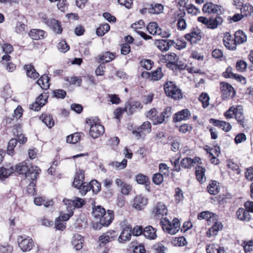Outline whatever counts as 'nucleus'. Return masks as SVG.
Wrapping results in <instances>:
<instances>
[{"mask_svg": "<svg viewBox=\"0 0 253 253\" xmlns=\"http://www.w3.org/2000/svg\"><path fill=\"white\" fill-rule=\"evenodd\" d=\"M199 100L202 103L204 108L209 105L210 97L207 93H202L199 97Z\"/></svg>", "mask_w": 253, "mask_h": 253, "instance_id": "52", "label": "nucleus"}, {"mask_svg": "<svg viewBox=\"0 0 253 253\" xmlns=\"http://www.w3.org/2000/svg\"><path fill=\"white\" fill-rule=\"evenodd\" d=\"M115 53L106 52L100 56V60L103 63H107L115 58Z\"/></svg>", "mask_w": 253, "mask_h": 253, "instance_id": "42", "label": "nucleus"}, {"mask_svg": "<svg viewBox=\"0 0 253 253\" xmlns=\"http://www.w3.org/2000/svg\"><path fill=\"white\" fill-rule=\"evenodd\" d=\"M160 224L164 231L171 235L176 234L180 228L179 220L176 218H174L172 222L167 218H163Z\"/></svg>", "mask_w": 253, "mask_h": 253, "instance_id": "3", "label": "nucleus"}, {"mask_svg": "<svg viewBox=\"0 0 253 253\" xmlns=\"http://www.w3.org/2000/svg\"><path fill=\"white\" fill-rule=\"evenodd\" d=\"M176 19L177 20V27L178 30H184L186 28L187 23L185 19L184 18L186 15L184 10L183 11L180 9L175 12L174 14Z\"/></svg>", "mask_w": 253, "mask_h": 253, "instance_id": "12", "label": "nucleus"}, {"mask_svg": "<svg viewBox=\"0 0 253 253\" xmlns=\"http://www.w3.org/2000/svg\"><path fill=\"white\" fill-rule=\"evenodd\" d=\"M217 215L213 212L209 211H205L200 212L198 215V219H205L209 222H214L217 220Z\"/></svg>", "mask_w": 253, "mask_h": 253, "instance_id": "25", "label": "nucleus"}, {"mask_svg": "<svg viewBox=\"0 0 253 253\" xmlns=\"http://www.w3.org/2000/svg\"><path fill=\"white\" fill-rule=\"evenodd\" d=\"M105 211V209L100 206H94L92 209V214L96 219L99 220Z\"/></svg>", "mask_w": 253, "mask_h": 253, "instance_id": "38", "label": "nucleus"}, {"mask_svg": "<svg viewBox=\"0 0 253 253\" xmlns=\"http://www.w3.org/2000/svg\"><path fill=\"white\" fill-rule=\"evenodd\" d=\"M185 38L191 44L196 43L202 38V33L198 29H193L191 31L185 35Z\"/></svg>", "mask_w": 253, "mask_h": 253, "instance_id": "11", "label": "nucleus"}, {"mask_svg": "<svg viewBox=\"0 0 253 253\" xmlns=\"http://www.w3.org/2000/svg\"><path fill=\"white\" fill-rule=\"evenodd\" d=\"M17 241L19 247L24 252L31 251L34 246V243L32 239L25 235L18 236Z\"/></svg>", "mask_w": 253, "mask_h": 253, "instance_id": "5", "label": "nucleus"}, {"mask_svg": "<svg viewBox=\"0 0 253 253\" xmlns=\"http://www.w3.org/2000/svg\"><path fill=\"white\" fill-rule=\"evenodd\" d=\"M44 31L38 29H32L29 33V36L34 40L42 39L44 36Z\"/></svg>", "mask_w": 253, "mask_h": 253, "instance_id": "34", "label": "nucleus"}, {"mask_svg": "<svg viewBox=\"0 0 253 253\" xmlns=\"http://www.w3.org/2000/svg\"><path fill=\"white\" fill-rule=\"evenodd\" d=\"M208 189L209 192L211 195H216L219 192V188L217 185V182L216 181H212L211 183L209 184L208 186Z\"/></svg>", "mask_w": 253, "mask_h": 253, "instance_id": "49", "label": "nucleus"}, {"mask_svg": "<svg viewBox=\"0 0 253 253\" xmlns=\"http://www.w3.org/2000/svg\"><path fill=\"white\" fill-rule=\"evenodd\" d=\"M71 243L76 250H80L83 247L84 243V238L79 234H75L72 237Z\"/></svg>", "mask_w": 253, "mask_h": 253, "instance_id": "21", "label": "nucleus"}, {"mask_svg": "<svg viewBox=\"0 0 253 253\" xmlns=\"http://www.w3.org/2000/svg\"><path fill=\"white\" fill-rule=\"evenodd\" d=\"M141 66L146 70H150L153 64V62L149 59H144L140 61Z\"/></svg>", "mask_w": 253, "mask_h": 253, "instance_id": "63", "label": "nucleus"}, {"mask_svg": "<svg viewBox=\"0 0 253 253\" xmlns=\"http://www.w3.org/2000/svg\"><path fill=\"white\" fill-rule=\"evenodd\" d=\"M17 143L16 139L12 138L8 143L7 153L9 155H12L14 154V149Z\"/></svg>", "mask_w": 253, "mask_h": 253, "instance_id": "47", "label": "nucleus"}, {"mask_svg": "<svg viewBox=\"0 0 253 253\" xmlns=\"http://www.w3.org/2000/svg\"><path fill=\"white\" fill-rule=\"evenodd\" d=\"M235 41L237 44H241L247 41V36L241 30H238L235 33Z\"/></svg>", "mask_w": 253, "mask_h": 253, "instance_id": "41", "label": "nucleus"}, {"mask_svg": "<svg viewBox=\"0 0 253 253\" xmlns=\"http://www.w3.org/2000/svg\"><path fill=\"white\" fill-rule=\"evenodd\" d=\"M190 113L188 109H183L174 115L173 120L175 122L186 120L189 118Z\"/></svg>", "mask_w": 253, "mask_h": 253, "instance_id": "28", "label": "nucleus"}, {"mask_svg": "<svg viewBox=\"0 0 253 253\" xmlns=\"http://www.w3.org/2000/svg\"><path fill=\"white\" fill-rule=\"evenodd\" d=\"M40 119L48 128H51L54 125L52 116L50 114H43Z\"/></svg>", "mask_w": 253, "mask_h": 253, "instance_id": "33", "label": "nucleus"}, {"mask_svg": "<svg viewBox=\"0 0 253 253\" xmlns=\"http://www.w3.org/2000/svg\"><path fill=\"white\" fill-rule=\"evenodd\" d=\"M181 165L184 168H190L193 167V160L191 158H185L181 160Z\"/></svg>", "mask_w": 253, "mask_h": 253, "instance_id": "59", "label": "nucleus"}, {"mask_svg": "<svg viewBox=\"0 0 253 253\" xmlns=\"http://www.w3.org/2000/svg\"><path fill=\"white\" fill-rule=\"evenodd\" d=\"M253 12V7L249 3L243 4L241 8V12L244 16L251 15Z\"/></svg>", "mask_w": 253, "mask_h": 253, "instance_id": "43", "label": "nucleus"}, {"mask_svg": "<svg viewBox=\"0 0 253 253\" xmlns=\"http://www.w3.org/2000/svg\"><path fill=\"white\" fill-rule=\"evenodd\" d=\"M205 168L201 166L196 167L195 174L196 178L199 182H203L205 180L206 177L205 176Z\"/></svg>", "mask_w": 253, "mask_h": 253, "instance_id": "39", "label": "nucleus"}, {"mask_svg": "<svg viewBox=\"0 0 253 253\" xmlns=\"http://www.w3.org/2000/svg\"><path fill=\"white\" fill-rule=\"evenodd\" d=\"M66 206V209L68 212L73 211V210L75 209L74 205V202L73 200L64 199L63 201Z\"/></svg>", "mask_w": 253, "mask_h": 253, "instance_id": "61", "label": "nucleus"}, {"mask_svg": "<svg viewBox=\"0 0 253 253\" xmlns=\"http://www.w3.org/2000/svg\"><path fill=\"white\" fill-rule=\"evenodd\" d=\"M210 122L212 123L215 126L219 127L225 132L230 131L232 128V126L229 123L225 121L211 119L210 120Z\"/></svg>", "mask_w": 253, "mask_h": 253, "instance_id": "26", "label": "nucleus"}, {"mask_svg": "<svg viewBox=\"0 0 253 253\" xmlns=\"http://www.w3.org/2000/svg\"><path fill=\"white\" fill-rule=\"evenodd\" d=\"M164 90L167 96L177 100L182 98L180 89L172 82H167L164 84Z\"/></svg>", "mask_w": 253, "mask_h": 253, "instance_id": "4", "label": "nucleus"}, {"mask_svg": "<svg viewBox=\"0 0 253 253\" xmlns=\"http://www.w3.org/2000/svg\"><path fill=\"white\" fill-rule=\"evenodd\" d=\"M203 11L204 13H216L217 14H220L222 13L221 7L220 6L211 2L204 5Z\"/></svg>", "mask_w": 253, "mask_h": 253, "instance_id": "19", "label": "nucleus"}, {"mask_svg": "<svg viewBox=\"0 0 253 253\" xmlns=\"http://www.w3.org/2000/svg\"><path fill=\"white\" fill-rule=\"evenodd\" d=\"M148 203L147 199L142 195L136 196L133 200V207L140 211L144 209Z\"/></svg>", "mask_w": 253, "mask_h": 253, "instance_id": "17", "label": "nucleus"}, {"mask_svg": "<svg viewBox=\"0 0 253 253\" xmlns=\"http://www.w3.org/2000/svg\"><path fill=\"white\" fill-rule=\"evenodd\" d=\"M26 71L27 76L31 79H36L39 77V74L36 72L34 67L32 65H26L24 67Z\"/></svg>", "mask_w": 253, "mask_h": 253, "instance_id": "32", "label": "nucleus"}, {"mask_svg": "<svg viewBox=\"0 0 253 253\" xmlns=\"http://www.w3.org/2000/svg\"><path fill=\"white\" fill-rule=\"evenodd\" d=\"M58 50L61 52L65 53L69 50L70 47L69 45L66 43L65 41H61L57 45Z\"/></svg>", "mask_w": 253, "mask_h": 253, "instance_id": "55", "label": "nucleus"}, {"mask_svg": "<svg viewBox=\"0 0 253 253\" xmlns=\"http://www.w3.org/2000/svg\"><path fill=\"white\" fill-rule=\"evenodd\" d=\"M223 42L226 47L230 50L236 49L237 43L229 33H226L223 38Z\"/></svg>", "mask_w": 253, "mask_h": 253, "instance_id": "22", "label": "nucleus"}, {"mask_svg": "<svg viewBox=\"0 0 253 253\" xmlns=\"http://www.w3.org/2000/svg\"><path fill=\"white\" fill-rule=\"evenodd\" d=\"M111 165L117 169H122L126 167L127 160L124 159L121 162H114L111 164Z\"/></svg>", "mask_w": 253, "mask_h": 253, "instance_id": "53", "label": "nucleus"}, {"mask_svg": "<svg viewBox=\"0 0 253 253\" xmlns=\"http://www.w3.org/2000/svg\"><path fill=\"white\" fill-rule=\"evenodd\" d=\"M221 97L223 99H230L233 97L235 94L234 88L229 84L221 82L220 83Z\"/></svg>", "mask_w": 253, "mask_h": 253, "instance_id": "7", "label": "nucleus"}, {"mask_svg": "<svg viewBox=\"0 0 253 253\" xmlns=\"http://www.w3.org/2000/svg\"><path fill=\"white\" fill-rule=\"evenodd\" d=\"M213 222L214 224L209 229L207 232V236L209 237L216 235L218 232L222 229L223 225L220 222L215 221Z\"/></svg>", "mask_w": 253, "mask_h": 253, "instance_id": "27", "label": "nucleus"}, {"mask_svg": "<svg viewBox=\"0 0 253 253\" xmlns=\"http://www.w3.org/2000/svg\"><path fill=\"white\" fill-rule=\"evenodd\" d=\"M242 245L244 248L245 253H249L252 250L253 248V240L244 241Z\"/></svg>", "mask_w": 253, "mask_h": 253, "instance_id": "58", "label": "nucleus"}, {"mask_svg": "<svg viewBox=\"0 0 253 253\" xmlns=\"http://www.w3.org/2000/svg\"><path fill=\"white\" fill-rule=\"evenodd\" d=\"M151 131V125L146 121L136 129L132 130V133L136 139H144L145 135Z\"/></svg>", "mask_w": 253, "mask_h": 253, "instance_id": "6", "label": "nucleus"}, {"mask_svg": "<svg viewBox=\"0 0 253 253\" xmlns=\"http://www.w3.org/2000/svg\"><path fill=\"white\" fill-rule=\"evenodd\" d=\"M219 247L217 245L210 244L207 245L206 251L207 253H217L218 248Z\"/></svg>", "mask_w": 253, "mask_h": 253, "instance_id": "64", "label": "nucleus"}, {"mask_svg": "<svg viewBox=\"0 0 253 253\" xmlns=\"http://www.w3.org/2000/svg\"><path fill=\"white\" fill-rule=\"evenodd\" d=\"M223 21V19L222 16L220 14L216 16L215 17L210 18V23L209 24V28L211 29H214L218 26L222 24Z\"/></svg>", "mask_w": 253, "mask_h": 253, "instance_id": "30", "label": "nucleus"}, {"mask_svg": "<svg viewBox=\"0 0 253 253\" xmlns=\"http://www.w3.org/2000/svg\"><path fill=\"white\" fill-rule=\"evenodd\" d=\"M143 235L149 239H155L157 238L156 230L151 226H148L143 229Z\"/></svg>", "mask_w": 253, "mask_h": 253, "instance_id": "29", "label": "nucleus"}, {"mask_svg": "<svg viewBox=\"0 0 253 253\" xmlns=\"http://www.w3.org/2000/svg\"><path fill=\"white\" fill-rule=\"evenodd\" d=\"M148 32L152 35L156 36L159 29H161L156 22H150L147 26Z\"/></svg>", "mask_w": 253, "mask_h": 253, "instance_id": "45", "label": "nucleus"}, {"mask_svg": "<svg viewBox=\"0 0 253 253\" xmlns=\"http://www.w3.org/2000/svg\"><path fill=\"white\" fill-rule=\"evenodd\" d=\"M84 171L83 170H79L75 176L73 185L74 187L79 190V192L81 194V191L84 186H86V182H84Z\"/></svg>", "mask_w": 253, "mask_h": 253, "instance_id": "8", "label": "nucleus"}, {"mask_svg": "<svg viewBox=\"0 0 253 253\" xmlns=\"http://www.w3.org/2000/svg\"><path fill=\"white\" fill-rule=\"evenodd\" d=\"M114 218V211L112 210L105 211L101 218L99 219V224L102 226H107L109 225Z\"/></svg>", "mask_w": 253, "mask_h": 253, "instance_id": "15", "label": "nucleus"}, {"mask_svg": "<svg viewBox=\"0 0 253 253\" xmlns=\"http://www.w3.org/2000/svg\"><path fill=\"white\" fill-rule=\"evenodd\" d=\"M152 180L155 184L160 185L164 180L163 175L160 173L154 174Z\"/></svg>", "mask_w": 253, "mask_h": 253, "instance_id": "62", "label": "nucleus"}, {"mask_svg": "<svg viewBox=\"0 0 253 253\" xmlns=\"http://www.w3.org/2000/svg\"><path fill=\"white\" fill-rule=\"evenodd\" d=\"M161 59L164 62L169 63V65L179 66L178 57L174 53L170 52L162 55Z\"/></svg>", "mask_w": 253, "mask_h": 253, "instance_id": "18", "label": "nucleus"}, {"mask_svg": "<svg viewBox=\"0 0 253 253\" xmlns=\"http://www.w3.org/2000/svg\"><path fill=\"white\" fill-rule=\"evenodd\" d=\"M132 108L133 106L129 104L126 106V107L124 109L121 108H118L116 109L114 112L115 118L119 119L120 117L122 116V115L124 112H127L128 111H129V112H131L130 110Z\"/></svg>", "mask_w": 253, "mask_h": 253, "instance_id": "44", "label": "nucleus"}, {"mask_svg": "<svg viewBox=\"0 0 253 253\" xmlns=\"http://www.w3.org/2000/svg\"><path fill=\"white\" fill-rule=\"evenodd\" d=\"M101 189V184L96 180H92L89 183H87L86 186H84L81 191V195H85L86 193L91 189L94 193H97Z\"/></svg>", "mask_w": 253, "mask_h": 253, "instance_id": "9", "label": "nucleus"}, {"mask_svg": "<svg viewBox=\"0 0 253 253\" xmlns=\"http://www.w3.org/2000/svg\"><path fill=\"white\" fill-rule=\"evenodd\" d=\"M175 42L173 40H160L155 42V45L162 51H167L170 46L174 45Z\"/></svg>", "mask_w": 253, "mask_h": 253, "instance_id": "13", "label": "nucleus"}, {"mask_svg": "<svg viewBox=\"0 0 253 253\" xmlns=\"http://www.w3.org/2000/svg\"><path fill=\"white\" fill-rule=\"evenodd\" d=\"M117 236L116 233L114 231H107L103 233L99 238V245L103 246L106 245L107 243L113 241Z\"/></svg>", "mask_w": 253, "mask_h": 253, "instance_id": "14", "label": "nucleus"}, {"mask_svg": "<svg viewBox=\"0 0 253 253\" xmlns=\"http://www.w3.org/2000/svg\"><path fill=\"white\" fill-rule=\"evenodd\" d=\"M115 183L120 188V192L123 195H128L130 194L132 187L129 184L124 182L120 178L116 179Z\"/></svg>", "mask_w": 253, "mask_h": 253, "instance_id": "16", "label": "nucleus"}, {"mask_svg": "<svg viewBox=\"0 0 253 253\" xmlns=\"http://www.w3.org/2000/svg\"><path fill=\"white\" fill-rule=\"evenodd\" d=\"M186 10L188 14H190L192 15H196L200 12L199 8L192 4L187 5Z\"/></svg>", "mask_w": 253, "mask_h": 253, "instance_id": "57", "label": "nucleus"}, {"mask_svg": "<svg viewBox=\"0 0 253 253\" xmlns=\"http://www.w3.org/2000/svg\"><path fill=\"white\" fill-rule=\"evenodd\" d=\"M110 29V25L107 23L102 24L96 30V34L99 36H103L105 33L108 32Z\"/></svg>", "mask_w": 253, "mask_h": 253, "instance_id": "46", "label": "nucleus"}, {"mask_svg": "<svg viewBox=\"0 0 253 253\" xmlns=\"http://www.w3.org/2000/svg\"><path fill=\"white\" fill-rule=\"evenodd\" d=\"M174 199L176 203H179L183 199V195L182 190L177 187L175 189Z\"/></svg>", "mask_w": 253, "mask_h": 253, "instance_id": "54", "label": "nucleus"}, {"mask_svg": "<svg viewBox=\"0 0 253 253\" xmlns=\"http://www.w3.org/2000/svg\"><path fill=\"white\" fill-rule=\"evenodd\" d=\"M164 6L161 3H152L149 7V13L154 14H159L163 13Z\"/></svg>", "mask_w": 253, "mask_h": 253, "instance_id": "36", "label": "nucleus"}, {"mask_svg": "<svg viewBox=\"0 0 253 253\" xmlns=\"http://www.w3.org/2000/svg\"><path fill=\"white\" fill-rule=\"evenodd\" d=\"M80 139V135L78 133H75L68 136L66 138V141L69 143L75 144Z\"/></svg>", "mask_w": 253, "mask_h": 253, "instance_id": "50", "label": "nucleus"}, {"mask_svg": "<svg viewBox=\"0 0 253 253\" xmlns=\"http://www.w3.org/2000/svg\"><path fill=\"white\" fill-rule=\"evenodd\" d=\"M14 172V167H11L9 169L5 168H0V179L4 180L7 178L11 173Z\"/></svg>", "mask_w": 253, "mask_h": 253, "instance_id": "40", "label": "nucleus"}, {"mask_svg": "<svg viewBox=\"0 0 253 253\" xmlns=\"http://www.w3.org/2000/svg\"><path fill=\"white\" fill-rule=\"evenodd\" d=\"M236 112L235 113V118L238 123L244 126L245 123V118L243 115V108L241 106H236Z\"/></svg>", "mask_w": 253, "mask_h": 253, "instance_id": "35", "label": "nucleus"}, {"mask_svg": "<svg viewBox=\"0 0 253 253\" xmlns=\"http://www.w3.org/2000/svg\"><path fill=\"white\" fill-rule=\"evenodd\" d=\"M49 78L45 75H43L38 80L37 84L41 86L43 89H47L50 85L49 83Z\"/></svg>", "mask_w": 253, "mask_h": 253, "instance_id": "37", "label": "nucleus"}, {"mask_svg": "<svg viewBox=\"0 0 253 253\" xmlns=\"http://www.w3.org/2000/svg\"><path fill=\"white\" fill-rule=\"evenodd\" d=\"M236 107L232 106L224 114V117L227 119H231L235 115Z\"/></svg>", "mask_w": 253, "mask_h": 253, "instance_id": "60", "label": "nucleus"}, {"mask_svg": "<svg viewBox=\"0 0 253 253\" xmlns=\"http://www.w3.org/2000/svg\"><path fill=\"white\" fill-rule=\"evenodd\" d=\"M168 213V210L166 205L162 202L158 203L154 207L153 213L155 215L164 216Z\"/></svg>", "mask_w": 253, "mask_h": 253, "instance_id": "23", "label": "nucleus"}, {"mask_svg": "<svg viewBox=\"0 0 253 253\" xmlns=\"http://www.w3.org/2000/svg\"><path fill=\"white\" fill-rule=\"evenodd\" d=\"M13 247L7 243L0 245V253H12Z\"/></svg>", "mask_w": 253, "mask_h": 253, "instance_id": "51", "label": "nucleus"}, {"mask_svg": "<svg viewBox=\"0 0 253 253\" xmlns=\"http://www.w3.org/2000/svg\"><path fill=\"white\" fill-rule=\"evenodd\" d=\"M130 232L131 231H122L118 238L119 242L120 243H123L129 241L131 236Z\"/></svg>", "mask_w": 253, "mask_h": 253, "instance_id": "48", "label": "nucleus"}, {"mask_svg": "<svg viewBox=\"0 0 253 253\" xmlns=\"http://www.w3.org/2000/svg\"><path fill=\"white\" fill-rule=\"evenodd\" d=\"M27 26L21 22H18L15 27V31L17 33L23 34L27 30Z\"/></svg>", "mask_w": 253, "mask_h": 253, "instance_id": "56", "label": "nucleus"}, {"mask_svg": "<svg viewBox=\"0 0 253 253\" xmlns=\"http://www.w3.org/2000/svg\"><path fill=\"white\" fill-rule=\"evenodd\" d=\"M86 123L90 127L89 135L93 138H96L104 133V126L100 125L98 118L86 119Z\"/></svg>", "mask_w": 253, "mask_h": 253, "instance_id": "2", "label": "nucleus"}, {"mask_svg": "<svg viewBox=\"0 0 253 253\" xmlns=\"http://www.w3.org/2000/svg\"><path fill=\"white\" fill-rule=\"evenodd\" d=\"M45 22L48 26L51 27V28H52L56 33L61 34L62 33V28L60 23L58 21L54 19H51L47 20L45 19Z\"/></svg>", "mask_w": 253, "mask_h": 253, "instance_id": "24", "label": "nucleus"}, {"mask_svg": "<svg viewBox=\"0 0 253 253\" xmlns=\"http://www.w3.org/2000/svg\"><path fill=\"white\" fill-rule=\"evenodd\" d=\"M24 175L32 181L37 179L41 172L40 169L36 166H29L26 162H22L14 167V172Z\"/></svg>", "mask_w": 253, "mask_h": 253, "instance_id": "1", "label": "nucleus"}, {"mask_svg": "<svg viewBox=\"0 0 253 253\" xmlns=\"http://www.w3.org/2000/svg\"><path fill=\"white\" fill-rule=\"evenodd\" d=\"M47 99V96L46 94H41L36 99L35 103L32 105L31 109L35 111H39L42 107L45 104Z\"/></svg>", "mask_w": 253, "mask_h": 253, "instance_id": "20", "label": "nucleus"}, {"mask_svg": "<svg viewBox=\"0 0 253 253\" xmlns=\"http://www.w3.org/2000/svg\"><path fill=\"white\" fill-rule=\"evenodd\" d=\"M236 215L239 219L242 221H249L251 218L250 212L243 208H239L236 212Z\"/></svg>", "mask_w": 253, "mask_h": 253, "instance_id": "31", "label": "nucleus"}, {"mask_svg": "<svg viewBox=\"0 0 253 253\" xmlns=\"http://www.w3.org/2000/svg\"><path fill=\"white\" fill-rule=\"evenodd\" d=\"M141 76L143 78H148L151 81H159L163 78L164 75L162 71V68H158L151 73L147 71L143 72Z\"/></svg>", "mask_w": 253, "mask_h": 253, "instance_id": "10", "label": "nucleus"}]
</instances>
